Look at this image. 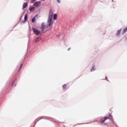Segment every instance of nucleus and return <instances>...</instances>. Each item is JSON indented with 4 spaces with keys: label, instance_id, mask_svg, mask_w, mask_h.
I'll list each match as a JSON object with an SVG mask.
<instances>
[{
    "label": "nucleus",
    "instance_id": "nucleus-11",
    "mask_svg": "<svg viewBox=\"0 0 127 127\" xmlns=\"http://www.w3.org/2000/svg\"><path fill=\"white\" fill-rule=\"evenodd\" d=\"M12 85L13 87H15V86H16V81H14L12 84Z\"/></svg>",
    "mask_w": 127,
    "mask_h": 127
},
{
    "label": "nucleus",
    "instance_id": "nucleus-4",
    "mask_svg": "<svg viewBox=\"0 0 127 127\" xmlns=\"http://www.w3.org/2000/svg\"><path fill=\"white\" fill-rule=\"evenodd\" d=\"M40 4H41V1H39L35 2L34 5L36 6V7H39Z\"/></svg>",
    "mask_w": 127,
    "mask_h": 127
},
{
    "label": "nucleus",
    "instance_id": "nucleus-8",
    "mask_svg": "<svg viewBox=\"0 0 127 127\" xmlns=\"http://www.w3.org/2000/svg\"><path fill=\"white\" fill-rule=\"evenodd\" d=\"M95 70H96V66L95 65H93L91 71H95Z\"/></svg>",
    "mask_w": 127,
    "mask_h": 127
},
{
    "label": "nucleus",
    "instance_id": "nucleus-19",
    "mask_svg": "<svg viewBox=\"0 0 127 127\" xmlns=\"http://www.w3.org/2000/svg\"><path fill=\"white\" fill-rule=\"evenodd\" d=\"M106 80H107V81H109L108 80V77H106Z\"/></svg>",
    "mask_w": 127,
    "mask_h": 127
},
{
    "label": "nucleus",
    "instance_id": "nucleus-15",
    "mask_svg": "<svg viewBox=\"0 0 127 127\" xmlns=\"http://www.w3.org/2000/svg\"><path fill=\"white\" fill-rule=\"evenodd\" d=\"M22 67V64H20V68H19V70H20V69H21V67Z\"/></svg>",
    "mask_w": 127,
    "mask_h": 127
},
{
    "label": "nucleus",
    "instance_id": "nucleus-17",
    "mask_svg": "<svg viewBox=\"0 0 127 127\" xmlns=\"http://www.w3.org/2000/svg\"><path fill=\"white\" fill-rule=\"evenodd\" d=\"M36 0H31V1H32V2H34Z\"/></svg>",
    "mask_w": 127,
    "mask_h": 127
},
{
    "label": "nucleus",
    "instance_id": "nucleus-21",
    "mask_svg": "<svg viewBox=\"0 0 127 127\" xmlns=\"http://www.w3.org/2000/svg\"><path fill=\"white\" fill-rule=\"evenodd\" d=\"M110 111H112V109H111Z\"/></svg>",
    "mask_w": 127,
    "mask_h": 127
},
{
    "label": "nucleus",
    "instance_id": "nucleus-14",
    "mask_svg": "<svg viewBox=\"0 0 127 127\" xmlns=\"http://www.w3.org/2000/svg\"><path fill=\"white\" fill-rule=\"evenodd\" d=\"M35 20H36V19H35V17L33 18L32 19V22H34Z\"/></svg>",
    "mask_w": 127,
    "mask_h": 127
},
{
    "label": "nucleus",
    "instance_id": "nucleus-10",
    "mask_svg": "<svg viewBox=\"0 0 127 127\" xmlns=\"http://www.w3.org/2000/svg\"><path fill=\"white\" fill-rule=\"evenodd\" d=\"M30 11H34V10L35 9V7H32L29 8Z\"/></svg>",
    "mask_w": 127,
    "mask_h": 127
},
{
    "label": "nucleus",
    "instance_id": "nucleus-6",
    "mask_svg": "<svg viewBox=\"0 0 127 127\" xmlns=\"http://www.w3.org/2000/svg\"><path fill=\"white\" fill-rule=\"evenodd\" d=\"M28 4L27 2H25L23 5V9H24L26 7H27Z\"/></svg>",
    "mask_w": 127,
    "mask_h": 127
},
{
    "label": "nucleus",
    "instance_id": "nucleus-3",
    "mask_svg": "<svg viewBox=\"0 0 127 127\" xmlns=\"http://www.w3.org/2000/svg\"><path fill=\"white\" fill-rule=\"evenodd\" d=\"M32 30L36 35H39L40 34V31H39L36 28H33Z\"/></svg>",
    "mask_w": 127,
    "mask_h": 127
},
{
    "label": "nucleus",
    "instance_id": "nucleus-5",
    "mask_svg": "<svg viewBox=\"0 0 127 127\" xmlns=\"http://www.w3.org/2000/svg\"><path fill=\"white\" fill-rule=\"evenodd\" d=\"M122 31V29L118 30L116 33V36L119 37L121 35V32Z\"/></svg>",
    "mask_w": 127,
    "mask_h": 127
},
{
    "label": "nucleus",
    "instance_id": "nucleus-12",
    "mask_svg": "<svg viewBox=\"0 0 127 127\" xmlns=\"http://www.w3.org/2000/svg\"><path fill=\"white\" fill-rule=\"evenodd\" d=\"M63 88L64 89L66 90L67 88V85L66 84H64L63 85Z\"/></svg>",
    "mask_w": 127,
    "mask_h": 127
},
{
    "label": "nucleus",
    "instance_id": "nucleus-13",
    "mask_svg": "<svg viewBox=\"0 0 127 127\" xmlns=\"http://www.w3.org/2000/svg\"><path fill=\"white\" fill-rule=\"evenodd\" d=\"M24 20L25 21H26L27 20V14H26L24 16Z\"/></svg>",
    "mask_w": 127,
    "mask_h": 127
},
{
    "label": "nucleus",
    "instance_id": "nucleus-7",
    "mask_svg": "<svg viewBox=\"0 0 127 127\" xmlns=\"http://www.w3.org/2000/svg\"><path fill=\"white\" fill-rule=\"evenodd\" d=\"M53 19H54V20H56V19H57V14H54Z\"/></svg>",
    "mask_w": 127,
    "mask_h": 127
},
{
    "label": "nucleus",
    "instance_id": "nucleus-18",
    "mask_svg": "<svg viewBox=\"0 0 127 127\" xmlns=\"http://www.w3.org/2000/svg\"><path fill=\"white\" fill-rule=\"evenodd\" d=\"M70 50H71V48H69L67 49L68 51H69Z\"/></svg>",
    "mask_w": 127,
    "mask_h": 127
},
{
    "label": "nucleus",
    "instance_id": "nucleus-9",
    "mask_svg": "<svg viewBox=\"0 0 127 127\" xmlns=\"http://www.w3.org/2000/svg\"><path fill=\"white\" fill-rule=\"evenodd\" d=\"M41 39V38H40V37H38L36 39L35 42L37 43L39 42V40H40Z\"/></svg>",
    "mask_w": 127,
    "mask_h": 127
},
{
    "label": "nucleus",
    "instance_id": "nucleus-1",
    "mask_svg": "<svg viewBox=\"0 0 127 127\" xmlns=\"http://www.w3.org/2000/svg\"><path fill=\"white\" fill-rule=\"evenodd\" d=\"M53 17V11L51 10H50L48 19V25L47 26H45L44 24L43 23L41 25V29L43 32H46L47 31H48V30L47 28L48 27H50L53 24V21H52V18Z\"/></svg>",
    "mask_w": 127,
    "mask_h": 127
},
{
    "label": "nucleus",
    "instance_id": "nucleus-2",
    "mask_svg": "<svg viewBox=\"0 0 127 127\" xmlns=\"http://www.w3.org/2000/svg\"><path fill=\"white\" fill-rule=\"evenodd\" d=\"M107 120H111V121H112L113 122L114 119L113 118V116L112 115V114H110L109 116H108V117H105L104 120H100L101 124H103V123H104L106 121H107Z\"/></svg>",
    "mask_w": 127,
    "mask_h": 127
},
{
    "label": "nucleus",
    "instance_id": "nucleus-16",
    "mask_svg": "<svg viewBox=\"0 0 127 127\" xmlns=\"http://www.w3.org/2000/svg\"><path fill=\"white\" fill-rule=\"evenodd\" d=\"M57 1L59 3H60L61 2V1H60V0H57Z\"/></svg>",
    "mask_w": 127,
    "mask_h": 127
},
{
    "label": "nucleus",
    "instance_id": "nucleus-20",
    "mask_svg": "<svg viewBox=\"0 0 127 127\" xmlns=\"http://www.w3.org/2000/svg\"><path fill=\"white\" fill-rule=\"evenodd\" d=\"M42 0V1H44L45 0Z\"/></svg>",
    "mask_w": 127,
    "mask_h": 127
}]
</instances>
